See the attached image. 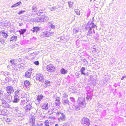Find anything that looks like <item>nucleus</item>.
<instances>
[{
	"instance_id": "de8ad7c7",
	"label": "nucleus",
	"mask_w": 126,
	"mask_h": 126,
	"mask_svg": "<svg viewBox=\"0 0 126 126\" xmlns=\"http://www.w3.org/2000/svg\"><path fill=\"white\" fill-rule=\"evenodd\" d=\"M93 24H94L93 23V21H92V22L90 23H89L88 22L87 23L88 26V25H90L91 26V25H93Z\"/></svg>"
},
{
	"instance_id": "9d476101",
	"label": "nucleus",
	"mask_w": 126,
	"mask_h": 126,
	"mask_svg": "<svg viewBox=\"0 0 126 126\" xmlns=\"http://www.w3.org/2000/svg\"><path fill=\"white\" fill-rule=\"evenodd\" d=\"M69 101L68 99H64L63 100L62 102L64 105H66L67 106L69 107L70 105L69 103Z\"/></svg>"
},
{
	"instance_id": "f257e3e1",
	"label": "nucleus",
	"mask_w": 126,
	"mask_h": 126,
	"mask_svg": "<svg viewBox=\"0 0 126 126\" xmlns=\"http://www.w3.org/2000/svg\"><path fill=\"white\" fill-rule=\"evenodd\" d=\"M22 94V91L21 90L18 89L15 91V95L13 96V102L14 103H17L19 102L20 100V96H18V94L20 95Z\"/></svg>"
},
{
	"instance_id": "c03bdc74",
	"label": "nucleus",
	"mask_w": 126,
	"mask_h": 126,
	"mask_svg": "<svg viewBox=\"0 0 126 126\" xmlns=\"http://www.w3.org/2000/svg\"><path fill=\"white\" fill-rule=\"evenodd\" d=\"M53 112L52 111V110H49L48 112V114L49 115H50L52 114Z\"/></svg>"
},
{
	"instance_id": "58836bf2",
	"label": "nucleus",
	"mask_w": 126,
	"mask_h": 126,
	"mask_svg": "<svg viewBox=\"0 0 126 126\" xmlns=\"http://www.w3.org/2000/svg\"><path fill=\"white\" fill-rule=\"evenodd\" d=\"M43 124L41 123H37V124L35 125V126H43Z\"/></svg>"
},
{
	"instance_id": "49530a36",
	"label": "nucleus",
	"mask_w": 126,
	"mask_h": 126,
	"mask_svg": "<svg viewBox=\"0 0 126 126\" xmlns=\"http://www.w3.org/2000/svg\"><path fill=\"white\" fill-rule=\"evenodd\" d=\"M60 98L59 97H57L56 98V100L57 101H60Z\"/></svg>"
},
{
	"instance_id": "412c9836",
	"label": "nucleus",
	"mask_w": 126,
	"mask_h": 126,
	"mask_svg": "<svg viewBox=\"0 0 126 126\" xmlns=\"http://www.w3.org/2000/svg\"><path fill=\"white\" fill-rule=\"evenodd\" d=\"M85 70V68L84 67H82L80 69L81 74L83 75H85V73L84 72V71Z\"/></svg>"
},
{
	"instance_id": "5701e85b",
	"label": "nucleus",
	"mask_w": 126,
	"mask_h": 126,
	"mask_svg": "<svg viewBox=\"0 0 126 126\" xmlns=\"http://www.w3.org/2000/svg\"><path fill=\"white\" fill-rule=\"evenodd\" d=\"M89 27L87 28H86V29H87L88 28H90L91 29H92V28H94L95 27L96 28V26L94 25V24H93V25H91V26L90 25H88Z\"/></svg>"
},
{
	"instance_id": "2eb2a0df",
	"label": "nucleus",
	"mask_w": 126,
	"mask_h": 126,
	"mask_svg": "<svg viewBox=\"0 0 126 126\" xmlns=\"http://www.w3.org/2000/svg\"><path fill=\"white\" fill-rule=\"evenodd\" d=\"M60 72L61 74H65L67 73L68 71L67 70H65L63 68H62L60 70Z\"/></svg>"
},
{
	"instance_id": "ddd939ff",
	"label": "nucleus",
	"mask_w": 126,
	"mask_h": 126,
	"mask_svg": "<svg viewBox=\"0 0 126 126\" xmlns=\"http://www.w3.org/2000/svg\"><path fill=\"white\" fill-rule=\"evenodd\" d=\"M43 96L42 94L39 95L37 97V100L38 101L40 102L43 98Z\"/></svg>"
},
{
	"instance_id": "864d4df0",
	"label": "nucleus",
	"mask_w": 126,
	"mask_h": 126,
	"mask_svg": "<svg viewBox=\"0 0 126 126\" xmlns=\"http://www.w3.org/2000/svg\"><path fill=\"white\" fill-rule=\"evenodd\" d=\"M51 27L53 29H54L55 28V26L53 24H51L50 25Z\"/></svg>"
},
{
	"instance_id": "6ab92c4d",
	"label": "nucleus",
	"mask_w": 126,
	"mask_h": 126,
	"mask_svg": "<svg viewBox=\"0 0 126 126\" xmlns=\"http://www.w3.org/2000/svg\"><path fill=\"white\" fill-rule=\"evenodd\" d=\"M33 30H32V31L33 32H37L39 30V28L37 27H35L33 28Z\"/></svg>"
},
{
	"instance_id": "2f4dec72",
	"label": "nucleus",
	"mask_w": 126,
	"mask_h": 126,
	"mask_svg": "<svg viewBox=\"0 0 126 126\" xmlns=\"http://www.w3.org/2000/svg\"><path fill=\"white\" fill-rule=\"evenodd\" d=\"M43 22H44L45 21H47L48 20V17L45 16L44 18H43Z\"/></svg>"
},
{
	"instance_id": "37998d69",
	"label": "nucleus",
	"mask_w": 126,
	"mask_h": 126,
	"mask_svg": "<svg viewBox=\"0 0 126 126\" xmlns=\"http://www.w3.org/2000/svg\"><path fill=\"white\" fill-rule=\"evenodd\" d=\"M26 11L25 10H21L19 13H18V14L19 15H20L23 13L25 12Z\"/></svg>"
},
{
	"instance_id": "c85d7f7f",
	"label": "nucleus",
	"mask_w": 126,
	"mask_h": 126,
	"mask_svg": "<svg viewBox=\"0 0 126 126\" xmlns=\"http://www.w3.org/2000/svg\"><path fill=\"white\" fill-rule=\"evenodd\" d=\"M43 11V10H39L37 13V15L39 16H40V14H44L45 13Z\"/></svg>"
},
{
	"instance_id": "4be33fe9",
	"label": "nucleus",
	"mask_w": 126,
	"mask_h": 126,
	"mask_svg": "<svg viewBox=\"0 0 126 126\" xmlns=\"http://www.w3.org/2000/svg\"><path fill=\"white\" fill-rule=\"evenodd\" d=\"M9 74V73L7 72H4L2 71L0 73V75H3L5 76H6Z\"/></svg>"
},
{
	"instance_id": "09e8293b",
	"label": "nucleus",
	"mask_w": 126,
	"mask_h": 126,
	"mask_svg": "<svg viewBox=\"0 0 126 126\" xmlns=\"http://www.w3.org/2000/svg\"><path fill=\"white\" fill-rule=\"evenodd\" d=\"M56 9V8L55 7H52L51 8H50V10L51 11H53L55 10Z\"/></svg>"
},
{
	"instance_id": "69168bd1",
	"label": "nucleus",
	"mask_w": 126,
	"mask_h": 126,
	"mask_svg": "<svg viewBox=\"0 0 126 126\" xmlns=\"http://www.w3.org/2000/svg\"><path fill=\"white\" fill-rule=\"evenodd\" d=\"M93 32L94 33H95L94 30V29L93 30Z\"/></svg>"
},
{
	"instance_id": "bb28decb",
	"label": "nucleus",
	"mask_w": 126,
	"mask_h": 126,
	"mask_svg": "<svg viewBox=\"0 0 126 126\" xmlns=\"http://www.w3.org/2000/svg\"><path fill=\"white\" fill-rule=\"evenodd\" d=\"M69 7L72 8L73 6V2L71 1H69L68 2Z\"/></svg>"
},
{
	"instance_id": "79ce46f5",
	"label": "nucleus",
	"mask_w": 126,
	"mask_h": 126,
	"mask_svg": "<svg viewBox=\"0 0 126 126\" xmlns=\"http://www.w3.org/2000/svg\"><path fill=\"white\" fill-rule=\"evenodd\" d=\"M50 82L48 80H46L45 81V84L47 85L48 84H50Z\"/></svg>"
},
{
	"instance_id": "393cba45",
	"label": "nucleus",
	"mask_w": 126,
	"mask_h": 126,
	"mask_svg": "<svg viewBox=\"0 0 126 126\" xmlns=\"http://www.w3.org/2000/svg\"><path fill=\"white\" fill-rule=\"evenodd\" d=\"M21 3V2L20 1H19L17 2L15 4L11 6V7L12 8L16 6H18L20 5V4Z\"/></svg>"
},
{
	"instance_id": "052dcab7",
	"label": "nucleus",
	"mask_w": 126,
	"mask_h": 126,
	"mask_svg": "<svg viewBox=\"0 0 126 126\" xmlns=\"http://www.w3.org/2000/svg\"><path fill=\"white\" fill-rule=\"evenodd\" d=\"M22 23H19V26H22Z\"/></svg>"
},
{
	"instance_id": "774afa93",
	"label": "nucleus",
	"mask_w": 126,
	"mask_h": 126,
	"mask_svg": "<svg viewBox=\"0 0 126 126\" xmlns=\"http://www.w3.org/2000/svg\"><path fill=\"white\" fill-rule=\"evenodd\" d=\"M8 78H6V79H7Z\"/></svg>"
},
{
	"instance_id": "72a5a7b5",
	"label": "nucleus",
	"mask_w": 126,
	"mask_h": 126,
	"mask_svg": "<svg viewBox=\"0 0 126 126\" xmlns=\"http://www.w3.org/2000/svg\"><path fill=\"white\" fill-rule=\"evenodd\" d=\"M0 42L2 44L6 43L5 41L3 39L0 38Z\"/></svg>"
},
{
	"instance_id": "a19ab883",
	"label": "nucleus",
	"mask_w": 126,
	"mask_h": 126,
	"mask_svg": "<svg viewBox=\"0 0 126 126\" xmlns=\"http://www.w3.org/2000/svg\"><path fill=\"white\" fill-rule=\"evenodd\" d=\"M10 62L11 63L12 65H14L15 63L14 60H11L10 61Z\"/></svg>"
},
{
	"instance_id": "e433bc0d",
	"label": "nucleus",
	"mask_w": 126,
	"mask_h": 126,
	"mask_svg": "<svg viewBox=\"0 0 126 126\" xmlns=\"http://www.w3.org/2000/svg\"><path fill=\"white\" fill-rule=\"evenodd\" d=\"M38 22H43V18L41 17H38Z\"/></svg>"
},
{
	"instance_id": "bf43d9fd",
	"label": "nucleus",
	"mask_w": 126,
	"mask_h": 126,
	"mask_svg": "<svg viewBox=\"0 0 126 126\" xmlns=\"http://www.w3.org/2000/svg\"><path fill=\"white\" fill-rule=\"evenodd\" d=\"M86 98L87 99H89L90 98V96H89L87 95Z\"/></svg>"
},
{
	"instance_id": "0eeeda50",
	"label": "nucleus",
	"mask_w": 126,
	"mask_h": 126,
	"mask_svg": "<svg viewBox=\"0 0 126 126\" xmlns=\"http://www.w3.org/2000/svg\"><path fill=\"white\" fill-rule=\"evenodd\" d=\"M6 90L7 93L9 94H10L13 93L14 91V90L13 89V87L11 86H7L6 88Z\"/></svg>"
},
{
	"instance_id": "4468645a",
	"label": "nucleus",
	"mask_w": 126,
	"mask_h": 126,
	"mask_svg": "<svg viewBox=\"0 0 126 126\" xmlns=\"http://www.w3.org/2000/svg\"><path fill=\"white\" fill-rule=\"evenodd\" d=\"M89 30L87 33V35L91 36L93 35V32L92 31V29L90 28H88Z\"/></svg>"
},
{
	"instance_id": "dca6fc26",
	"label": "nucleus",
	"mask_w": 126,
	"mask_h": 126,
	"mask_svg": "<svg viewBox=\"0 0 126 126\" xmlns=\"http://www.w3.org/2000/svg\"><path fill=\"white\" fill-rule=\"evenodd\" d=\"M31 72L30 71H28L26 72L25 74V77L27 78H30L31 76Z\"/></svg>"
},
{
	"instance_id": "f3484780",
	"label": "nucleus",
	"mask_w": 126,
	"mask_h": 126,
	"mask_svg": "<svg viewBox=\"0 0 126 126\" xmlns=\"http://www.w3.org/2000/svg\"><path fill=\"white\" fill-rule=\"evenodd\" d=\"M24 85L25 87H29L30 85V82L29 81L26 80L24 82Z\"/></svg>"
},
{
	"instance_id": "6e6552de",
	"label": "nucleus",
	"mask_w": 126,
	"mask_h": 126,
	"mask_svg": "<svg viewBox=\"0 0 126 126\" xmlns=\"http://www.w3.org/2000/svg\"><path fill=\"white\" fill-rule=\"evenodd\" d=\"M1 106L3 107H4L5 108H11L8 104L4 100L2 101Z\"/></svg>"
},
{
	"instance_id": "9b49d317",
	"label": "nucleus",
	"mask_w": 126,
	"mask_h": 126,
	"mask_svg": "<svg viewBox=\"0 0 126 126\" xmlns=\"http://www.w3.org/2000/svg\"><path fill=\"white\" fill-rule=\"evenodd\" d=\"M17 36H16L13 35L11 37L10 41L15 42L17 40Z\"/></svg>"
},
{
	"instance_id": "13d9d810",
	"label": "nucleus",
	"mask_w": 126,
	"mask_h": 126,
	"mask_svg": "<svg viewBox=\"0 0 126 126\" xmlns=\"http://www.w3.org/2000/svg\"><path fill=\"white\" fill-rule=\"evenodd\" d=\"M125 78V76H123L121 79L122 80H123L124 78Z\"/></svg>"
},
{
	"instance_id": "5fc2aeb1",
	"label": "nucleus",
	"mask_w": 126,
	"mask_h": 126,
	"mask_svg": "<svg viewBox=\"0 0 126 126\" xmlns=\"http://www.w3.org/2000/svg\"><path fill=\"white\" fill-rule=\"evenodd\" d=\"M68 96V95L66 94L65 93L63 94V97H64L66 98Z\"/></svg>"
},
{
	"instance_id": "cd10ccee",
	"label": "nucleus",
	"mask_w": 126,
	"mask_h": 126,
	"mask_svg": "<svg viewBox=\"0 0 126 126\" xmlns=\"http://www.w3.org/2000/svg\"><path fill=\"white\" fill-rule=\"evenodd\" d=\"M3 119L5 120V121L7 123L10 122L11 120L10 118H8L7 117L5 118L3 117Z\"/></svg>"
},
{
	"instance_id": "f704fd0d",
	"label": "nucleus",
	"mask_w": 126,
	"mask_h": 126,
	"mask_svg": "<svg viewBox=\"0 0 126 126\" xmlns=\"http://www.w3.org/2000/svg\"><path fill=\"white\" fill-rule=\"evenodd\" d=\"M73 32L75 33H76L79 32V29L78 28H76L74 29Z\"/></svg>"
},
{
	"instance_id": "e2e57ef3",
	"label": "nucleus",
	"mask_w": 126,
	"mask_h": 126,
	"mask_svg": "<svg viewBox=\"0 0 126 126\" xmlns=\"http://www.w3.org/2000/svg\"><path fill=\"white\" fill-rule=\"evenodd\" d=\"M35 111H36V113H37V112H38V111L37 110H36V109H35Z\"/></svg>"
},
{
	"instance_id": "338daca9",
	"label": "nucleus",
	"mask_w": 126,
	"mask_h": 126,
	"mask_svg": "<svg viewBox=\"0 0 126 126\" xmlns=\"http://www.w3.org/2000/svg\"><path fill=\"white\" fill-rule=\"evenodd\" d=\"M15 80L16 81H17V79H16Z\"/></svg>"
},
{
	"instance_id": "473e14b6",
	"label": "nucleus",
	"mask_w": 126,
	"mask_h": 126,
	"mask_svg": "<svg viewBox=\"0 0 126 126\" xmlns=\"http://www.w3.org/2000/svg\"><path fill=\"white\" fill-rule=\"evenodd\" d=\"M38 19V17H36L34 18L33 19V21L35 22H39Z\"/></svg>"
},
{
	"instance_id": "c9c22d12",
	"label": "nucleus",
	"mask_w": 126,
	"mask_h": 126,
	"mask_svg": "<svg viewBox=\"0 0 126 126\" xmlns=\"http://www.w3.org/2000/svg\"><path fill=\"white\" fill-rule=\"evenodd\" d=\"M75 12L76 13V14L78 15H80V13L79 11L77 9H75Z\"/></svg>"
},
{
	"instance_id": "39448f33",
	"label": "nucleus",
	"mask_w": 126,
	"mask_h": 126,
	"mask_svg": "<svg viewBox=\"0 0 126 126\" xmlns=\"http://www.w3.org/2000/svg\"><path fill=\"white\" fill-rule=\"evenodd\" d=\"M36 79L37 80L39 81L43 82L44 80V76L42 74L39 73L36 74Z\"/></svg>"
},
{
	"instance_id": "603ef678",
	"label": "nucleus",
	"mask_w": 126,
	"mask_h": 126,
	"mask_svg": "<svg viewBox=\"0 0 126 126\" xmlns=\"http://www.w3.org/2000/svg\"><path fill=\"white\" fill-rule=\"evenodd\" d=\"M34 63L36 65H38L39 64V63L38 61H35L34 62Z\"/></svg>"
},
{
	"instance_id": "680f3d73",
	"label": "nucleus",
	"mask_w": 126,
	"mask_h": 126,
	"mask_svg": "<svg viewBox=\"0 0 126 126\" xmlns=\"http://www.w3.org/2000/svg\"><path fill=\"white\" fill-rule=\"evenodd\" d=\"M55 126H59V125L58 124H56Z\"/></svg>"
},
{
	"instance_id": "4d7b16f0",
	"label": "nucleus",
	"mask_w": 126,
	"mask_h": 126,
	"mask_svg": "<svg viewBox=\"0 0 126 126\" xmlns=\"http://www.w3.org/2000/svg\"><path fill=\"white\" fill-rule=\"evenodd\" d=\"M65 39V38L64 37H61L60 38V39L61 40H64Z\"/></svg>"
},
{
	"instance_id": "f8f14e48",
	"label": "nucleus",
	"mask_w": 126,
	"mask_h": 126,
	"mask_svg": "<svg viewBox=\"0 0 126 126\" xmlns=\"http://www.w3.org/2000/svg\"><path fill=\"white\" fill-rule=\"evenodd\" d=\"M42 108L43 109L47 110L48 109V106L47 103H45L43 104L42 106Z\"/></svg>"
},
{
	"instance_id": "a18cd8bd",
	"label": "nucleus",
	"mask_w": 126,
	"mask_h": 126,
	"mask_svg": "<svg viewBox=\"0 0 126 126\" xmlns=\"http://www.w3.org/2000/svg\"><path fill=\"white\" fill-rule=\"evenodd\" d=\"M32 7L33 8L32 10L34 12L36 11L37 10V8L36 7Z\"/></svg>"
},
{
	"instance_id": "aec40b11",
	"label": "nucleus",
	"mask_w": 126,
	"mask_h": 126,
	"mask_svg": "<svg viewBox=\"0 0 126 126\" xmlns=\"http://www.w3.org/2000/svg\"><path fill=\"white\" fill-rule=\"evenodd\" d=\"M26 31V29H21L20 30H19L17 32H19L20 34H23Z\"/></svg>"
},
{
	"instance_id": "c756f323",
	"label": "nucleus",
	"mask_w": 126,
	"mask_h": 126,
	"mask_svg": "<svg viewBox=\"0 0 126 126\" xmlns=\"http://www.w3.org/2000/svg\"><path fill=\"white\" fill-rule=\"evenodd\" d=\"M44 124L46 126H49V122L48 120H46L45 121Z\"/></svg>"
},
{
	"instance_id": "8fccbe9b",
	"label": "nucleus",
	"mask_w": 126,
	"mask_h": 126,
	"mask_svg": "<svg viewBox=\"0 0 126 126\" xmlns=\"http://www.w3.org/2000/svg\"><path fill=\"white\" fill-rule=\"evenodd\" d=\"M3 94V92L1 90H0V97L2 96Z\"/></svg>"
},
{
	"instance_id": "4c0bfd02",
	"label": "nucleus",
	"mask_w": 126,
	"mask_h": 126,
	"mask_svg": "<svg viewBox=\"0 0 126 126\" xmlns=\"http://www.w3.org/2000/svg\"><path fill=\"white\" fill-rule=\"evenodd\" d=\"M70 98L71 102H74L75 101V99L73 97H70Z\"/></svg>"
},
{
	"instance_id": "0e129e2a",
	"label": "nucleus",
	"mask_w": 126,
	"mask_h": 126,
	"mask_svg": "<svg viewBox=\"0 0 126 126\" xmlns=\"http://www.w3.org/2000/svg\"><path fill=\"white\" fill-rule=\"evenodd\" d=\"M35 54V53H34V52H33V53H32L31 54H32V55L33 54Z\"/></svg>"
},
{
	"instance_id": "a211bd4d",
	"label": "nucleus",
	"mask_w": 126,
	"mask_h": 126,
	"mask_svg": "<svg viewBox=\"0 0 126 126\" xmlns=\"http://www.w3.org/2000/svg\"><path fill=\"white\" fill-rule=\"evenodd\" d=\"M28 101H26L24 100H21L20 104V105L21 106H24L26 103H27Z\"/></svg>"
},
{
	"instance_id": "6e6d98bb",
	"label": "nucleus",
	"mask_w": 126,
	"mask_h": 126,
	"mask_svg": "<svg viewBox=\"0 0 126 126\" xmlns=\"http://www.w3.org/2000/svg\"><path fill=\"white\" fill-rule=\"evenodd\" d=\"M63 126H69V124L68 123H65Z\"/></svg>"
},
{
	"instance_id": "423d86ee",
	"label": "nucleus",
	"mask_w": 126,
	"mask_h": 126,
	"mask_svg": "<svg viewBox=\"0 0 126 126\" xmlns=\"http://www.w3.org/2000/svg\"><path fill=\"white\" fill-rule=\"evenodd\" d=\"M47 70L50 72H53L55 70V67L52 64L47 65L46 67Z\"/></svg>"
},
{
	"instance_id": "1a4fd4ad",
	"label": "nucleus",
	"mask_w": 126,
	"mask_h": 126,
	"mask_svg": "<svg viewBox=\"0 0 126 126\" xmlns=\"http://www.w3.org/2000/svg\"><path fill=\"white\" fill-rule=\"evenodd\" d=\"M34 108L32 107L31 104H28L26 105L24 107V109L26 112H28L30 111L31 110Z\"/></svg>"
},
{
	"instance_id": "3c124183",
	"label": "nucleus",
	"mask_w": 126,
	"mask_h": 126,
	"mask_svg": "<svg viewBox=\"0 0 126 126\" xmlns=\"http://www.w3.org/2000/svg\"><path fill=\"white\" fill-rule=\"evenodd\" d=\"M19 108H18L17 107L15 108V110L16 111H19Z\"/></svg>"
},
{
	"instance_id": "20e7f679",
	"label": "nucleus",
	"mask_w": 126,
	"mask_h": 126,
	"mask_svg": "<svg viewBox=\"0 0 126 126\" xmlns=\"http://www.w3.org/2000/svg\"><path fill=\"white\" fill-rule=\"evenodd\" d=\"M81 123L82 125L86 126H89L90 122L89 119L87 118H83L81 120Z\"/></svg>"
},
{
	"instance_id": "f03ea898",
	"label": "nucleus",
	"mask_w": 126,
	"mask_h": 126,
	"mask_svg": "<svg viewBox=\"0 0 126 126\" xmlns=\"http://www.w3.org/2000/svg\"><path fill=\"white\" fill-rule=\"evenodd\" d=\"M85 102L83 99L81 101H78V105H73L72 106V108L74 110L76 111H78L84 108L85 106Z\"/></svg>"
},
{
	"instance_id": "b1692460",
	"label": "nucleus",
	"mask_w": 126,
	"mask_h": 126,
	"mask_svg": "<svg viewBox=\"0 0 126 126\" xmlns=\"http://www.w3.org/2000/svg\"><path fill=\"white\" fill-rule=\"evenodd\" d=\"M1 33L2 35L5 38H6L8 36V35L5 33V32H1Z\"/></svg>"
},
{
	"instance_id": "7c9ffc66",
	"label": "nucleus",
	"mask_w": 126,
	"mask_h": 126,
	"mask_svg": "<svg viewBox=\"0 0 126 126\" xmlns=\"http://www.w3.org/2000/svg\"><path fill=\"white\" fill-rule=\"evenodd\" d=\"M43 35L44 37H48L49 36V34H48L47 32H43Z\"/></svg>"
},
{
	"instance_id": "ea45409f",
	"label": "nucleus",
	"mask_w": 126,
	"mask_h": 126,
	"mask_svg": "<svg viewBox=\"0 0 126 126\" xmlns=\"http://www.w3.org/2000/svg\"><path fill=\"white\" fill-rule=\"evenodd\" d=\"M60 101H57L55 102L56 105L57 106H59L60 105Z\"/></svg>"
},
{
	"instance_id": "a878e982",
	"label": "nucleus",
	"mask_w": 126,
	"mask_h": 126,
	"mask_svg": "<svg viewBox=\"0 0 126 126\" xmlns=\"http://www.w3.org/2000/svg\"><path fill=\"white\" fill-rule=\"evenodd\" d=\"M35 119H34L32 118L30 122L32 123V125L33 126H35Z\"/></svg>"
},
{
	"instance_id": "7ed1b4c3",
	"label": "nucleus",
	"mask_w": 126,
	"mask_h": 126,
	"mask_svg": "<svg viewBox=\"0 0 126 126\" xmlns=\"http://www.w3.org/2000/svg\"><path fill=\"white\" fill-rule=\"evenodd\" d=\"M56 113V115L58 117H59L58 118V121L60 122L65 120V116L63 113L62 112L60 111H57V112H55Z\"/></svg>"
}]
</instances>
